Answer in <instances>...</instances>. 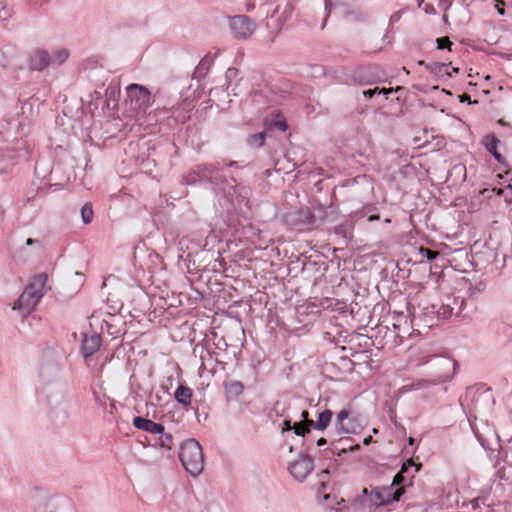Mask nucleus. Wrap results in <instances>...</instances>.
I'll list each match as a JSON object with an SVG mask.
<instances>
[{
	"instance_id": "obj_1",
	"label": "nucleus",
	"mask_w": 512,
	"mask_h": 512,
	"mask_svg": "<svg viewBox=\"0 0 512 512\" xmlns=\"http://www.w3.org/2000/svg\"><path fill=\"white\" fill-rule=\"evenodd\" d=\"M413 465L411 461L403 463L401 470L394 476L392 484L388 487L376 488L371 491L370 501L376 506L388 505L392 502L398 501L404 494V488L399 486L405 481L404 473Z\"/></svg>"
},
{
	"instance_id": "obj_2",
	"label": "nucleus",
	"mask_w": 512,
	"mask_h": 512,
	"mask_svg": "<svg viewBox=\"0 0 512 512\" xmlns=\"http://www.w3.org/2000/svg\"><path fill=\"white\" fill-rule=\"evenodd\" d=\"M179 458L184 469L192 476H198L204 469L202 447L195 439H187L181 444Z\"/></svg>"
},
{
	"instance_id": "obj_3",
	"label": "nucleus",
	"mask_w": 512,
	"mask_h": 512,
	"mask_svg": "<svg viewBox=\"0 0 512 512\" xmlns=\"http://www.w3.org/2000/svg\"><path fill=\"white\" fill-rule=\"evenodd\" d=\"M316 211L318 215L312 213L307 207L291 209L284 214L283 219L287 225L293 227L318 226L327 217V210L324 205H318Z\"/></svg>"
},
{
	"instance_id": "obj_4",
	"label": "nucleus",
	"mask_w": 512,
	"mask_h": 512,
	"mask_svg": "<svg viewBox=\"0 0 512 512\" xmlns=\"http://www.w3.org/2000/svg\"><path fill=\"white\" fill-rule=\"evenodd\" d=\"M429 362L434 378L424 381L427 384L436 385L450 381L456 373L457 362L450 357L434 356Z\"/></svg>"
},
{
	"instance_id": "obj_5",
	"label": "nucleus",
	"mask_w": 512,
	"mask_h": 512,
	"mask_svg": "<svg viewBox=\"0 0 512 512\" xmlns=\"http://www.w3.org/2000/svg\"><path fill=\"white\" fill-rule=\"evenodd\" d=\"M363 428L361 419L350 407L337 413L335 430L338 434H357Z\"/></svg>"
},
{
	"instance_id": "obj_6",
	"label": "nucleus",
	"mask_w": 512,
	"mask_h": 512,
	"mask_svg": "<svg viewBox=\"0 0 512 512\" xmlns=\"http://www.w3.org/2000/svg\"><path fill=\"white\" fill-rule=\"evenodd\" d=\"M127 97L130 101L135 103V109L139 112L146 113L147 109L151 105V93L150 91L138 84H130L127 88Z\"/></svg>"
},
{
	"instance_id": "obj_7",
	"label": "nucleus",
	"mask_w": 512,
	"mask_h": 512,
	"mask_svg": "<svg viewBox=\"0 0 512 512\" xmlns=\"http://www.w3.org/2000/svg\"><path fill=\"white\" fill-rule=\"evenodd\" d=\"M230 29L235 38L245 40L253 34L255 24L248 16L238 15L231 18Z\"/></svg>"
},
{
	"instance_id": "obj_8",
	"label": "nucleus",
	"mask_w": 512,
	"mask_h": 512,
	"mask_svg": "<svg viewBox=\"0 0 512 512\" xmlns=\"http://www.w3.org/2000/svg\"><path fill=\"white\" fill-rule=\"evenodd\" d=\"M314 469V461L308 454H301L300 457L291 462L288 466L290 474L297 480L303 481Z\"/></svg>"
},
{
	"instance_id": "obj_9",
	"label": "nucleus",
	"mask_w": 512,
	"mask_h": 512,
	"mask_svg": "<svg viewBox=\"0 0 512 512\" xmlns=\"http://www.w3.org/2000/svg\"><path fill=\"white\" fill-rule=\"evenodd\" d=\"M28 66L31 71H42L51 66V55L47 50L37 48L29 55Z\"/></svg>"
},
{
	"instance_id": "obj_10",
	"label": "nucleus",
	"mask_w": 512,
	"mask_h": 512,
	"mask_svg": "<svg viewBox=\"0 0 512 512\" xmlns=\"http://www.w3.org/2000/svg\"><path fill=\"white\" fill-rule=\"evenodd\" d=\"M426 312L424 313L423 321L427 327H432L434 325L433 318L437 319H448L453 314V307L450 304H443L437 310H435V306L425 308Z\"/></svg>"
},
{
	"instance_id": "obj_11",
	"label": "nucleus",
	"mask_w": 512,
	"mask_h": 512,
	"mask_svg": "<svg viewBox=\"0 0 512 512\" xmlns=\"http://www.w3.org/2000/svg\"><path fill=\"white\" fill-rule=\"evenodd\" d=\"M101 346V337L96 332L84 334L81 343V353L85 360H88L94 353H96Z\"/></svg>"
},
{
	"instance_id": "obj_12",
	"label": "nucleus",
	"mask_w": 512,
	"mask_h": 512,
	"mask_svg": "<svg viewBox=\"0 0 512 512\" xmlns=\"http://www.w3.org/2000/svg\"><path fill=\"white\" fill-rule=\"evenodd\" d=\"M40 299L41 295H33L31 292L24 290L13 308L19 309L23 315H27L34 310Z\"/></svg>"
},
{
	"instance_id": "obj_13",
	"label": "nucleus",
	"mask_w": 512,
	"mask_h": 512,
	"mask_svg": "<svg viewBox=\"0 0 512 512\" xmlns=\"http://www.w3.org/2000/svg\"><path fill=\"white\" fill-rule=\"evenodd\" d=\"M195 169L201 181H207L212 184H218L222 179L220 170L213 166L212 164H200L197 165Z\"/></svg>"
},
{
	"instance_id": "obj_14",
	"label": "nucleus",
	"mask_w": 512,
	"mask_h": 512,
	"mask_svg": "<svg viewBox=\"0 0 512 512\" xmlns=\"http://www.w3.org/2000/svg\"><path fill=\"white\" fill-rule=\"evenodd\" d=\"M133 425L137 429L151 434H163L164 431V426L162 424L140 416L133 419Z\"/></svg>"
},
{
	"instance_id": "obj_15",
	"label": "nucleus",
	"mask_w": 512,
	"mask_h": 512,
	"mask_svg": "<svg viewBox=\"0 0 512 512\" xmlns=\"http://www.w3.org/2000/svg\"><path fill=\"white\" fill-rule=\"evenodd\" d=\"M48 280V276L46 273H40L33 277L31 282L27 285L25 290L31 292L33 295H41V298L44 295V289L46 286V282Z\"/></svg>"
},
{
	"instance_id": "obj_16",
	"label": "nucleus",
	"mask_w": 512,
	"mask_h": 512,
	"mask_svg": "<svg viewBox=\"0 0 512 512\" xmlns=\"http://www.w3.org/2000/svg\"><path fill=\"white\" fill-rule=\"evenodd\" d=\"M193 391L191 388L185 385H179L175 390L174 398L183 407H187L191 404Z\"/></svg>"
},
{
	"instance_id": "obj_17",
	"label": "nucleus",
	"mask_w": 512,
	"mask_h": 512,
	"mask_svg": "<svg viewBox=\"0 0 512 512\" xmlns=\"http://www.w3.org/2000/svg\"><path fill=\"white\" fill-rule=\"evenodd\" d=\"M499 142V139L493 133L487 134L483 139V144L487 151H489L498 162H501L503 156L497 150Z\"/></svg>"
},
{
	"instance_id": "obj_18",
	"label": "nucleus",
	"mask_w": 512,
	"mask_h": 512,
	"mask_svg": "<svg viewBox=\"0 0 512 512\" xmlns=\"http://www.w3.org/2000/svg\"><path fill=\"white\" fill-rule=\"evenodd\" d=\"M350 441L351 439L348 437L340 438L337 441H333L330 447L331 452L333 454L337 453L340 456L342 453H346L347 451L359 449V445L352 446L350 445Z\"/></svg>"
},
{
	"instance_id": "obj_19",
	"label": "nucleus",
	"mask_w": 512,
	"mask_h": 512,
	"mask_svg": "<svg viewBox=\"0 0 512 512\" xmlns=\"http://www.w3.org/2000/svg\"><path fill=\"white\" fill-rule=\"evenodd\" d=\"M333 412L330 409H325L319 413L317 421L309 422V425L319 431H324L330 424Z\"/></svg>"
},
{
	"instance_id": "obj_20",
	"label": "nucleus",
	"mask_w": 512,
	"mask_h": 512,
	"mask_svg": "<svg viewBox=\"0 0 512 512\" xmlns=\"http://www.w3.org/2000/svg\"><path fill=\"white\" fill-rule=\"evenodd\" d=\"M212 64V59L209 56H205L199 64L196 66L193 77L200 80L208 73L210 66Z\"/></svg>"
},
{
	"instance_id": "obj_21",
	"label": "nucleus",
	"mask_w": 512,
	"mask_h": 512,
	"mask_svg": "<svg viewBox=\"0 0 512 512\" xmlns=\"http://www.w3.org/2000/svg\"><path fill=\"white\" fill-rule=\"evenodd\" d=\"M226 393L231 397H238L243 393L244 385L237 380H231L225 384Z\"/></svg>"
},
{
	"instance_id": "obj_22",
	"label": "nucleus",
	"mask_w": 512,
	"mask_h": 512,
	"mask_svg": "<svg viewBox=\"0 0 512 512\" xmlns=\"http://www.w3.org/2000/svg\"><path fill=\"white\" fill-rule=\"evenodd\" d=\"M69 52L65 48L56 49L51 55V66L56 67L62 65L68 58Z\"/></svg>"
},
{
	"instance_id": "obj_23",
	"label": "nucleus",
	"mask_w": 512,
	"mask_h": 512,
	"mask_svg": "<svg viewBox=\"0 0 512 512\" xmlns=\"http://www.w3.org/2000/svg\"><path fill=\"white\" fill-rule=\"evenodd\" d=\"M413 465L408 469V472L404 473L405 481L399 485V487H403L405 489V486L412 485V480L415 476V473L420 470L421 464H415L412 460H410ZM398 488V486H395Z\"/></svg>"
},
{
	"instance_id": "obj_24",
	"label": "nucleus",
	"mask_w": 512,
	"mask_h": 512,
	"mask_svg": "<svg viewBox=\"0 0 512 512\" xmlns=\"http://www.w3.org/2000/svg\"><path fill=\"white\" fill-rule=\"evenodd\" d=\"M419 65H425V67L430 70L432 73H435V74H442V73H446L448 74L449 76L451 75L450 73L446 72V68H447V64H444V63H430V64H426L423 60L419 61L418 62Z\"/></svg>"
},
{
	"instance_id": "obj_25",
	"label": "nucleus",
	"mask_w": 512,
	"mask_h": 512,
	"mask_svg": "<svg viewBox=\"0 0 512 512\" xmlns=\"http://www.w3.org/2000/svg\"><path fill=\"white\" fill-rule=\"evenodd\" d=\"M106 97H107V100H113V101H117L119 95H120V87H119V83L118 82H114L112 81L107 89H106Z\"/></svg>"
},
{
	"instance_id": "obj_26",
	"label": "nucleus",
	"mask_w": 512,
	"mask_h": 512,
	"mask_svg": "<svg viewBox=\"0 0 512 512\" xmlns=\"http://www.w3.org/2000/svg\"><path fill=\"white\" fill-rule=\"evenodd\" d=\"M93 207L90 202L85 203L81 208V217L85 224H89L93 220Z\"/></svg>"
},
{
	"instance_id": "obj_27",
	"label": "nucleus",
	"mask_w": 512,
	"mask_h": 512,
	"mask_svg": "<svg viewBox=\"0 0 512 512\" xmlns=\"http://www.w3.org/2000/svg\"><path fill=\"white\" fill-rule=\"evenodd\" d=\"M355 79L358 80L361 84H372L380 82V77L376 75H364L362 71H358L355 75Z\"/></svg>"
},
{
	"instance_id": "obj_28",
	"label": "nucleus",
	"mask_w": 512,
	"mask_h": 512,
	"mask_svg": "<svg viewBox=\"0 0 512 512\" xmlns=\"http://www.w3.org/2000/svg\"><path fill=\"white\" fill-rule=\"evenodd\" d=\"M393 92V88H378L375 87L373 89H368L363 91V96L365 98H372L375 94H383L387 97V95L391 94Z\"/></svg>"
},
{
	"instance_id": "obj_29",
	"label": "nucleus",
	"mask_w": 512,
	"mask_h": 512,
	"mask_svg": "<svg viewBox=\"0 0 512 512\" xmlns=\"http://www.w3.org/2000/svg\"><path fill=\"white\" fill-rule=\"evenodd\" d=\"M265 137H266L265 132L252 134V135H249V137L247 139V143L251 146L260 147L264 144Z\"/></svg>"
},
{
	"instance_id": "obj_30",
	"label": "nucleus",
	"mask_w": 512,
	"mask_h": 512,
	"mask_svg": "<svg viewBox=\"0 0 512 512\" xmlns=\"http://www.w3.org/2000/svg\"><path fill=\"white\" fill-rule=\"evenodd\" d=\"M160 438H159V445L162 447V448H166V449H171L172 446H173V436L172 434L170 433H165L163 431V434H160Z\"/></svg>"
},
{
	"instance_id": "obj_31",
	"label": "nucleus",
	"mask_w": 512,
	"mask_h": 512,
	"mask_svg": "<svg viewBox=\"0 0 512 512\" xmlns=\"http://www.w3.org/2000/svg\"><path fill=\"white\" fill-rule=\"evenodd\" d=\"M312 426L306 424L305 422L301 421L298 423H295L293 425L294 433L298 436H304L306 433L310 432Z\"/></svg>"
},
{
	"instance_id": "obj_32",
	"label": "nucleus",
	"mask_w": 512,
	"mask_h": 512,
	"mask_svg": "<svg viewBox=\"0 0 512 512\" xmlns=\"http://www.w3.org/2000/svg\"><path fill=\"white\" fill-rule=\"evenodd\" d=\"M184 182L187 185H193L198 182H202L200 177L198 176V173L196 169H191L185 176H184Z\"/></svg>"
},
{
	"instance_id": "obj_33",
	"label": "nucleus",
	"mask_w": 512,
	"mask_h": 512,
	"mask_svg": "<svg viewBox=\"0 0 512 512\" xmlns=\"http://www.w3.org/2000/svg\"><path fill=\"white\" fill-rule=\"evenodd\" d=\"M12 8L5 1H0V20L6 21L12 16Z\"/></svg>"
},
{
	"instance_id": "obj_34",
	"label": "nucleus",
	"mask_w": 512,
	"mask_h": 512,
	"mask_svg": "<svg viewBox=\"0 0 512 512\" xmlns=\"http://www.w3.org/2000/svg\"><path fill=\"white\" fill-rule=\"evenodd\" d=\"M329 470L325 469V470H322L319 474H318V477L320 479V484H319V488H318V493H321V492H324L327 488V484H326V480L329 478Z\"/></svg>"
},
{
	"instance_id": "obj_35",
	"label": "nucleus",
	"mask_w": 512,
	"mask_h": 512,
	"mask_svg": "<svg viewBox=\"0 0 512 512\" xmlns=\"http://www.w3.org/2000/svg\"><path fill=\"white\" fill-rule=\"evenodd\" d=\"M436 43H437L438 49L447 48V49L451 50V46L453 45V43L450 41V39L448 37L437 38Z\"/></svg>"
},
{
	"instance_id": "obj_36",
	"label": "nucleus",
	"mask_w": 512,
	"mask_h": 512,
	"mask_svg": "<svg viewBox=\"0 0 512 512\" xmlns=\"http://www.w3.org/2000/svg\"><path fill=\"white\" fill-rule=\"evenodd\" d=\"M273 125L278 128L280 131H286L288 126L284 119H278L273 122Z\"/></svg>"
},
{
	"instance_id": "obj_37",
	"label": "nucleus",
	"mask_w": 512,
	"mask_h": 512,
	"mask_svg": "<svg viewBox=\"0 0 512 512\" xmlns=\"http://www.w3.org/2000/svg\"><path fill=\"white\" fill-rule=\"evenodd\" d=\"M421 252L424 253V255L428 258V259H434L436 258L437 256V252L433 251V250H430V249H421Z\"/></svg>"
},
{
	"instance_id": "obj_38",
	"label": "nucleus",
	"mask_w": 512,
	"mask_h": 512,
	"mask_svg": "<svg viewBox=\"0 0 512 512\" xmlns=\"http://www.w3.org/2000/svg\"><path fill=\"white\" fill-rule=\"evenodd\" d=\"M335 233L343 235L344 237H346V227H345V225H339V226L335 227Z\"/></svg>"
},
{
	"instance_id": "obj_39",
	"label": "nucleus",
	"mask_w": 512,
	"mask_h": 512,
	"mask_svg": "<svg viewBox=\"0 0 512 512\" xmlns=\"http://www.w3.org/2000/svg\"><path fill=\"white\" fill-rule=\"evenodd\" d=\"M499 4L496 5V9L500 15L505 14V10L503 8L504 2L502 0H496Z\"/></svg>"
},
{
	"instance_id": "obj_40",
	"label": "nucleus",
	"mask_w": 512,
	"mask_h": 512,
	"mask_svg": "<svg viewBox=\"0 0 512 512\" xmlns=\"http://www.w3.org/2000/svg\"><path fill=\"white\" fill-rule=\"evenodd\" d=\"M308 416H309V413L307 410L302 411V413H301L302 421L309 425V422H313V420H310L308 418Z\"/></svg>"
},
{
	"instance_id": "obj_41",
	"label": "nucleus",
	"mask_w": 512,
	"mask_h": 512,
	"mask_svg": "<svg viewBox=\"0 0 512 512\" xmlns=\"http://www.w3.org/2000/svg\"><path fill=\"white\" fill-rule=\"evenodd\" d=\"M460 102H462V103H463V102H469L470 104H473V103H477L478 101H477V100H475V101H473V102H472V101L470 100V96H469L468 94H462V95L460 96Z\"/></svg>"
},
{
	"instance_id": "obj_42",
	"label": "nucleus",
	"mask_w": 512,
	"mask_h": 512,
	"mask_svg": "<svg viewBox=\"0 0 512 512\" xmlns=\"http://www.w3.org/2000/svg\"><path fill=\"white\" fill-rule=\"evenodd\" d=\"M293 429V425L290 420H284L283 422V431H290Z\"/></svg>"
},
{
	"instance_id": "obj_43",
	"label": "nucleus",
	"mask_w": 512,
	"mask_h": 512,
	"mask_svg": "<svg viewBox=\"0 0 512 512\" xmlns=\"http://www.w3.org/2000/svg\"><path fill=\"white\" fill-rule=\"evenodd\" d=\"M7 65V59L3 53L0 52V66L6 67Z\"/></svg>"
},
{
	"instance_id": "obj_44",
	"label": "nucleus",
	"mask_w": 512,
	"mask_h": 512,
	"mask_svg": "<svg viewBox=\"0 0 512 512\" xmlns=\"http://www.w3.org/2000/svg\"><path fill=\"white\" fill-rule=\"evenodd\" d=\"M36 243H39V241H38V240H35V239H32V238H28V239L26 240V245H27V246H31V245H34V244H36Z\"/></svg>"
},
{
	"instance_id": "obj_45",
	"label": "nucleus",
	"mask_w": 512,
	"mask_h": 512,
	"mask_svg": "<svg viewBox=\"0 0 512 512\" xmlns=\"http://www.w3.org/2000/svg\"><path fill=\"white\" fill-rule=\"evenodd\" d=\"M326 443H327V440H326L325 438H323V437H321V438H319V439L317 440V446H323V445H325Z\"/></svg>"
},
{
	"instance_id": "obj_46",
	"label": "nucleus",
	"mask_w": 512,
	"mask_h": 512,
	"mask_svg": "<svg viewBox=\"0 0 512 512\" xmlns=\"http://www.w3.org/2000/svg\"><path fill=\"white\" fill-rule=\"evenodd\" d=\"M372 442H373V438H372V436H367V437H366V438H364V440H363V443H364L365 445H369V444H370V443H372Z\"/></svg>"
},
{
	"instance_id": "obj_47",
	"label": "nucleus",
	"mask_w": 512,
	"mask_h": 512,
	"mask_svg": "<svg viewBox=\"0 0 512 512\" xmlns=\"http://www.w3.org/2000/svg\"><path fill=\"white\" fill-rule=\"evenodd\" d=\"M453 301H454L455 304L458 303V301H460L461 306L465 303V300L463 298L459 299V298L456 297V298L453 299Z\"/></svg>"
},
{
	"instance_id": "obj_48",
	"label": "nucleus",
	"mask_w": 512,
	"mask_h": 512,
	"mask_svg": "<svg viewBox=\"0 0 512 512\" xmlns=\"http://www.w3.org/2000/svg\"><path fill=\"white\" fill-rule=\"evenodd\" d=\"M493 191H496L497 195H502L503 194V189L502 188L494 189Z\"/></svg>"
},
{
	"instance_id": "obj_49",
	"label": "nucleus",
	"mask_w": 512,
	"mask_h": 512,
	"mask_svg": "<svg viewBox=\"0 0 512 512\" xmlns=\"http://www.w3.org/2000/svg\"><path fill=\"white\" fill-rule=\"evenodd\" d=\"M408 443H409V445H414V443H415V439H414V438H412V437H410V438L408 439Z\"/></svg>"
},
{
	"instance_id": "obj_50",
	"label": "nucleus",
	"mask_w": 512,
	"mask_h": 512,
	"mask_svg": "<svg viewBox=\"0 0 512 512\" xmlns=\"http://www.w3.org/2000/svg\"><path fill=\"white\" fill-rule=\"evenodd\" d=\"M426 13H429V12H434V7L433 6H430L429 8H426Z\"/></svg>"
},
{
	"instance_id": "obj_51",
	"label": "nucleus",
	"mask_w": 512,
	"mask_h": 512,
	"mask_svg": "<svg viewBox=\"0 0 512 512\" xmlns=\"http://www.w3.org/2000/svg\"><path fill=\"white\" fill-rule=\"evenodd\" d=\"M377 219H379V217H378V216H370V217L368 218V220H369V221H373V220H377Z\"/></svg>"
},
{
	"instance_id": "obj_52",
	"label": "nucleus",
	"mask_w": 512,
	"mask_h": 512,
	"mask_svg": "<svg viewBox=\"0 0 512 512\" xmlns=\"http://www.w3.org/2000/svg\"><path fill=\"white\" fill-rule=\"evenodd\" d=\"M417 320H418V317H416L415 315H413V318H412V320H411L412 325H413V324H414V322H415V321H417ZM419 320H421V319L419 318Z\"/></svg>"
},
{
	"instance_id": "obj_53",
	"label": "nucleus",
	"mask_w": 512,
	"mask_h": 512,
	"mask_svg": "<svg viewBox=\"0 0 512 512\" xmlns=\"http://www.w3.org/2000/svg\"><path fill=\"white\" fill-rule=\"evenodd\" d=\"M443 21H444L445 23H448V17H447V15H444V16H443Z\"/></svg>"
},
{
	"instance_id": "obj_54",
	"label": "nucleus",
	"mask_w": 512,
	"mask_h": 512,
	"mask_svg": "<svg viewBox=\"0 0 512 512\" xmlns=\"http://www.w3.org/2000/svg\"><path fill=\"white\" fill-rule=\"evenodd\" d=\"M228 165L229 166H235V165H237V162L231 161Z\"/></svg>"
},
{
	"instance_id": "obj_55",
	"label": "nucleus",
	"mask_w": 512,
	"mask_h": 512,
	"mask_svg": "<svg viewBox=\"0 0 512 512\" xmlns=\"http://www.w3.org/2000/svg\"><path fill=\"white\" fill-rule=\"evenodd\" d=\"M498 123H499L500 125H504V124H505L503 120H499V121H498Z\"/></svg>"
},
{
	"instance_id": "obj_56",
	"label": "nucleus",
	"mask_w": 512,
	"mask_h": 512,
	"mask_svg": "<svg viewBox=\"0 0 512 512\" xmlns=\"http://www.w3.org/2000/svg\"><path fill=\"white\" fill-rule=\"evenodd\" d=\"M363 493H364V494H367V493H368V489H367V488H364V489H363Z\"/></svg>"
},
{
	"instance_id": "obj_57",
	"label": "nucleus",
	"mask_w": 512,
	"mask_h": 512,
	"mask_svg": "<svg viewBox=\"0 0 512 512\" xmlns=\"http://www.w3.org/2000/svg\"><path fill=\"white\" fill-rule=\"evenodd\" d=\"M373 433H374V434H377V433H378V429L374 428V429H373Z\"/></svg>"
}]
</instances>
